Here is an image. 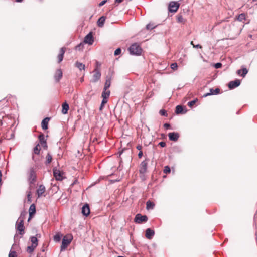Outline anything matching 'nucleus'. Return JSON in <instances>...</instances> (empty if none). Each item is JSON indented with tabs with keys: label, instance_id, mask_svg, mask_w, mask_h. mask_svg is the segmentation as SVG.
<instances>
[{
	"label": "nucleus",
	"instance_id": "58836bf2",
	"mask_svg": "<svg viewBox=\"0 0 257 257\" xmlns=\"http://www.w3.org/2000/svg\"><path fill=\"white\" fill-rule=\"evenodd\" d=\"M178 65L176 63H173L171 64V68L172 69L175 70L177 68Z\"/></svg>",
	"mask_w": 257,
	"mask_h": 257
},
{
	"label": "nucleus",
	"instance_id": "f257e3e1",
	"mask_svg": "<svg viewBox=\"0 0 257 257\" xmlns=\"http://www.w3.org/2000/svg\"><path fill=\"white\" fill-rule=\"evenodd\" d=\"M16 229L19 231V233L21 235H23L24 234V217L22 216V214L16 222Z\"/></svg>",
	"mask_w": 257,
	"mask_h": 257
},
{
	"label": "nucleus",
	"instance_id": "5701e85b",
	"mask_svg": "<svg viewBox=\"0 0 257 257\" xmlns=\"http://www.w3.org/2000/svg\"><path fill=\"white\" fill-rule=\"evenodd\" d=\"M69 105L67 103L65 102L62 104V113L64 114H66L68 113L69 109Z\"/></svg>",
	"mask_w": 257,
	"mask_h": 257
},
{
	"label": "nucleus",
	"instance_id": "4c0bfd02",
	"mask_svg": "<svg viewBox=\"0 0 257 257\" xmlns=\"http://www.w3.org/2000/svg\"><path fill=\"white\" fill-rule=\"evenodd\" d=\"M107 102V100H104L102 99V101L101 102L100 106L99 107V110H101L103 108V106L105 104H106Z\"/></svg>",
	"mask_w": 257,
	"mask_h": 257
},
{
	"label": "nucleus",
	"instance_id": "f3484780",
	"mask_svg": "<svg viewBox=\"0 0 257 257\" xmlns=\"http://www.w3.org/2000/svg\"><path fill=\"white\" fill-rule=\"evenodd\" d=\"M65 52V48L64 47L61 48L60 50V53H59V55H58V63H60L61 61H62V60L63 59Z\"/></svg>",
	"mask_w": 257,
	"mask_h": 257
},
{
	"label": "nucleus",
	"instance_id": "3c124183",
	"mask_svg": "<svg viewBox=\"0 0 257 257\" xmlns=\"http://www.w3.org/2000/svg\"><path fill=\"white\" fill-rule=\"evenodd\" d=\"M142 156H143V152L142 151H140L138 153V157L139 158H142Z\"/></svg>",
	"mask_w": 257,
	"mask_h": 257
},
{
	"label": "nucleus",
	"instance_id": "49530a36",
	"mask_svg": "<svg viewBox=\"0 0 257 257\" xmlns=\"http://www.w3.org/2000/svg\"><path fill=\"white\" fill-rule=\"evenodd\" d=\"M107 0H103L102 1H101L99 4V7H101L103 5H104L106 2H107Z\"/></svg>",
	"mask_w": 257,
	"mask_h": 257
},
{
	"label": "nucleus",
	"instance_id": "864d4df0",
	"mask_svg": "<svg viewBox=\"0 0 257 257\" xmlns=\"http://www.w3.org/2000/svg\"><path fill=\"white\" fill-rule=\"evenodd\" d=\"M123 0H115V4H119L123 2Z\"/></svg>",
	"mask_w": 257,
	"mask_h": 257
},
{
	"label": "nucleus",
	"instance_id": "bf43d9fd",
	"mask_svg": "<svg viewBox=\"0 0 257 257\" xmlns=\"http://www.w3.org/2000/svg\"><path fill=\"white\" fill-rule=\"evenodd\" d=\"M80 81L81 82H83L84 81V78L83 77H81L80 79Z\"/></svg>",
	"mask_w": 257,
	"mask_h": 257
},
{
	"label": "nucleus",
	"instance_id": "f03ea898",
	"mask_svg": "<svg viewBox=\"0 0 257 257\" xmlns=\"http://www.w3.org/2000/svg\"><path fill=\"white\" fill-rule=\"evenodd\" d=\"M142 48L137 43L133 44L129 48V51L131 54L140 55L142 52Z\"/></svg>",
	"mask_w": 257,
	"mask_h": 257
},
{
	"label": "nucleus",
	"instance_id": "a19ab883",
	"mask_svg": "<svg viewBox=\"0 0 257 257\" xmlns=\"http://www.w3.org/2000/svg\"><path fill=\"white\" fill-rule=\"evenodd\" d=\"M121 50L120 48H118L115 50L114 51V55L117 56L119 55L121 53Z\"/></svg>",
	"mask_w": 257,
	"mask_h": 257
},
{
	"label": "nucleus",
	"instance_id": "09e8293b",
	"mask_svg": "<svg viewBox=\"0 0 257 257\" xmlns=\"http://www.w3.org/2000/svg\"><path fill=\"white\" fill-rule=\"evenodd\" d=\"M164 127L166 128V129H168L169 128H170V125L169 124V123H165L164 124Z\"/></svg>",
	"mask_w": 257,
	"mask_h": 257
},
{
	"label": "nucleus",
	"instance_id": "603ef678",
	"mask_svg": "<svg viewBox=\"0 0 257 257\" xmlns=\"http://www.w3.org/2000/svg\"><path fill=\"white\" fill-rule=\"evenodd\" d=\"M241 71H242V69H239L238 70H237L236 71V73L239 75H240L241 76V74H242L241 73Z\"/></svg>",
	"mask_w": 257,
	"mask_h": 257
},
{
	"label": "nucleus",
	"instance_id": "e433bc0d",
	"mask_svg": "<svg viewBox=\"0 0 257 257\" xmlns=\"http://www.w3.org/2000/svg\"><path fill=\"white\" fill-rule=\"evenodd\" d=\"M198 100V99L196 98L192 101H189L188 103V105L190 107H191Z\"/></svg>",
	"mask_w": 257,
	"mask_h": 257
},
{
	"label": "nucleus",
	"instance_id": "bb28decb",
	"mask_svg": "<svg viewBox=\"0 0 257 257\" xmlns=\"http://www.w3.org/2000/svg\"><path fill=\"white\" fill-rule=\"evenodd\" d=\"M35 206L34 204L31 205L29 208V215L31 216L32 214L35 212Z\"/></svg>",
	"mask_w": 257,
	"mask_h": 257
},
{
	"label": "nucleus",
	"instance_id": "052dcab7",
	"mask_svg": "<svg viewBox=\"0 0 257 257\" xmlns=\"http://www.w3.org/2000/svg\"><path fill=\"white\" fill-rule=\"evenodd\" d=\"M17 2H21L22 0H16Z\"/></svg>",
	"mask_w": 257,
	"mask_h": 257
},
{
	"label": "nucleus",
	"instance_id": "aec40b11",
	"mask_svg": "<svg viewBox=\"0 0 257 257\" xmlns=\"http://www.w3.org/2000/svg\"><path fill=\"white\" fill-rule=\"evenodd\" d=\"M45 191V187L44 185H41L39 186V188L37 190V194L39 197L42 195Z\"/></svg>",
	"mask_w": 257,
	"mask_h": 257
},
{
	"label": "nucleus",
	"instance_id": "5fc2aeb1",
	"mask_svg": "<svg viewBox=\"0 0 257 257\" xmlns=\"http://www.w3.org/2000/svg\"><path fill=\"white\" fill-rule=\"evenodd\" d=\"M142 146L141 145H138L136 147V148L138 150H140V151H141V150L142 149Z\"/></svg>",
	"mask_w": 257,
	"mask_h": 257
},
{
	"label": "nucleus",
	"instance_id": "dca6fc26",
	"mask_svg": "<svg viewBox=\"0 0 257 257\" xmlns=\"http://www.w3.org/2000/svg\"><path fill=\"white\" fill-rule=\"evenodd\" d=\"M62 71L61 69H57L54 75V79L55 81L58 82L62 77Z\"/></svg>",
	"mask_w": 257,
	"mask_h": 257
},
{
	"label": "nucleus",
	"instance_id": "20e7f679",
	"mask_svg": "<svg viewBox=\"0 0 257 257\" xmlns=\"http://www.w3.org/2000/svg\"><path fill=\"white\" fill-rule=\"evenodd\" d=\"M93 79L91 81L93 83L97 82L101 78V74L97 68H95L93 71Z\"/></svg>",
	"mask_w": 257,
	"mask_h": 257
},
{
	"label": "nucleus",
	"instance_id": "8fccbe9b",
	"mask_svg": "<svg viewBox=\"0 0 257 257\" xmlns=\"http://www.w3.org/2000/svg\"><path fill=\"white\" fill-rule=\"evenodd\" d=\"M41 146L44 147V148H47V143H46V141L45 142H43V143H42L41 144Z\"/></svg>",
	"mask_w": 257,
	"mask_h": 257
},
{
	"label": "nucleus",
	"instance_id": "6e6d98bb",
	"mask_svg": "<svg viewBox=\"0 0 257 257\" xmlns=\"http://www.w3.org/2000/svg\"><path fill=\"white\" fill-rule=\"evenodd\" d=\"M100 65H101L100 63L99 62L97 61L96 62V68H98V67L100 66Z\"/></svg>",
	"mask_w": 257,
	"mask_h": 257
},
{
	"label": "nucleus",
	"instance_id": "f704fd0d",
	"mask_svg": "<svg viewBox=\"0 0 257 257\" xmlns=\"http://www.w3.org/2000/svg\"><path fill=\"white\" fill-rule=\"evenodd\" d=\"M39 140L40 144H41L43 142H46L44 135L42 134L39 136Z\"/></svg>",
	"mask_w": 257,
	"mask_h": 257
},
{
	"label": "nucleus",
	"instance_id": "7ed1b4c3",
	"mask_svg": "<svg viewBox=\"0 0 257 257\" xmlns=\"http://www.w3.org/2000/svg\"><path fill=\"white\" fill-rule=\"evenodd\" d=\"M147 220L148 217L146 215H142L140 213L136 214L135 217V222L138 224H140L143 222H147Z\"/></svg>",
	"mask_w": 257,
	"mask_h": 257
},
{
	"label": "nucleus",
	"instance_id": "37998d69",
	"mask_svg": "<svg viewBox=\"0 0 257 257\" xmlns=\"http://www.w3.org/2000/svg\"><path fill=\"white\" fill-rule=\"evenodd\" d=\"M82 47H83V44L80 43L76 46L75 49L77 50H80Z\"/></svg>",
	"mask_w": 257,
	"mask_h": 257
},
{
	"label": "nucleus",
	"instance_id": "2f4dec72",
	"mask_svg": "<svg viewBox=\"0 0 257 257\" xmlns=\"http://www.w3.org/2000/svg\"><path fill=\"white\" fill-rule=\"evenodd\" d=\"M46 159H47V160L46 161V164H48L49 163H50L52 161V156L51 155L48 153L46 156Z\"/></svg>",
	"mask_w": 257,
	"mask_h": 257
},
{
	"label": "nucleus",
	"instance_id": "6e6552de",
	"mask_svg": "<svg viewBox=\"0 0 257 257\" xmlns=\"http://www.w3.org/2000/svg\"><path fill=\"white\" fill-rule=\"evenodd\" d=\"M71 241V239L67 238L65 236L62 239V244L61 246V250H65L67 246L70 243Z\"/></svg>",
	"mask_w": 257,
	"mask_h": 257
},
{
	"label": "nucleus",
	"instance_id": "393cba45",
	"mask_svg": "<svg viewBox=\"0 0 257 257\" xmlns=\"http://www.w3.org/2000/svg\"><path fill=\"white\" fill-rule=\"evenodd\" d=\"M155 206V204L150 200H148L146 202V209L147 210L152 209Z\"/></svg>",
	"mask_w": 257,
	"mask_h": 257
},
{
	"label": "nucleus",
	"instance_id": "72a5a7b5",
	"mask_svg": "<svg viewBox=\"0 0 257 257\" xmlns=\"http://www.w3.org/2000/svg\"><path fill=\"white\" fill-rule=\"evenodd\" d=\"M40 148L39 144H38L34 148V152L35 154H39L40 153Z\"/></svg>",
	"mask_w": 257,
	"mask_h": 257
},
{
	"label": "nucleus",
	"instance_id": "1a4fd4ad",
	"mask_svg": "<svg viewBox=\"0 0 257 257\" xmlns=\"http://www.w3.org/2000/svg\"><path fill=\"white\" fill-rule=\"evenodd\" d=\"M148 163L146 160L141 162L140 166L139 172L140 174H144L146 172L147 169Z\"/></svg>",
	"mask_w": 257,
	"mask_h": 257
},
{
	"label": "nucleus",
	"instance_id": "2eb2a0df",
	"mask_svg": "<svg viewBox=\"0 0 257 257\" xmlns=\"http://www.w3.org/2000/svg\"><path fill=\"white\" fill-rule=\"evenodd\" d=\"M82 213L86 216H87L90 214V208L87 204H85L82 208Z\"/></svg>",
	"mask_w": 257,
	"mask_h": 257
},
{
	"label": "nucleus",
	"instance_id": "b1692460",
	"mask_svg": "<svg viewBox=\"0 0 257 257\" xmlns=\"http://www.w3.org/2000/svg\"><path fill=\"white\" fill-rule=\"evenodd\" d=\"M175 112L177 114L185 113L186 112V111L183 112V107L181 105H177L176 107Z\"/></svg>",
	"mask_w": 257,
	"mask_h": 257
},
{
	"label": "nucleus",
	"instance_id": "cd10ccee",
	"mask_svg": "<svg viewBox=\"0 0 257 257\" xmlns=\"http://www.w3.org/2000/svg\"><path fill=\"white\" fill-rule=\"evenodd\" d=\"M37 247L35 245H32L31 246H29L27 247V251L30 253H31L33 252L34 249Z\"/></svg>",
	"mask_w": 257,
	"mask_h": 257
},
{
	"label": "nucleus",
	"instance_id": "0eeeda50",
	"mask_svg": "<svg viewBox=\"0 0 257 257\" xmlns=\"http://www.w3.org/2000/svg\"><path fill=\"white\" fill-rule=\"evenodd\" d=\"M36 172L33 168H30L29 170V179L30 183H33L36 181Z\"/></svg>",
	"mask_w": 257,
	"mask_h": 257
},
{
	"label": "nucleus",
	"instance_id": "4be33fe9",
	"mask_svg": "<svg viewBox=\"0 0 257 257\" xmlns=\"http://www.w3.org/2000/svg\"><path fill=\"white\" fill-rule=\"evenodd\" d=\"M105 17L101 16L97 21V25L99 27H102L104 26V22L105 21Z\"/></svg>",
	"mask_w": 257,
	"mask_h": 257
},
{
	"label": "nucleus",
	"instance_id": "f8f14e48",
	"mask_svg": "<svg viewBox=\"0 0 257 257\" xmlns=\"http://www.w3.org/2000/svg\"><path fill=\"white\" fill-rule=\"evenodd\" d=\"M210 92L209 93H207L204 94L203 96V97H206L208 96L212 95H217L220 93V89L216 88L214 89L213 88H210L209 90Z\"/></svg>",
	"mask_w": 257,
	"mask_h": 257
},
{
	"label": "nucleus",
	"instance_id": "c03bdc74",
	"mask_svg": "<svg viewBox=\"0 0 257 257\" xmlns=\"http://www.w3.org/2000/svg\"><path fill=\"white\" fill-rule=\"evenodd\" d=\"M222 66V64L221 63H217L215 64V67L216 69L220 68Z\"/></svg>",
	"mask_w": 257,
	"mask_h": 257
},
{
	"label": "nucleus",
	"instance_id": "473e14b6",
	"mask_svg": "<svg viewBox=\"0 0 257 257\" xmlns=\"http://www.w3.org/2000/svg\"><path fill=\"white\" fill-rule=\"evenodd\" d=\"M245 19V15L244 13L239 14L237 17V20L240 22L243 21Z\"/></svg>",
	"mask_w": 257,
	"mask_h": 257
},
{
	"label": "nucleus",
	"instance_id": "7c9ffc66",
	"mask_svg": "<svg viewBox=\"0 0 257 257\" xmlns=\"http://www.w3.org/2000/svg\"><path fill=\"white\" fill-rule=\"evenodd\" d=\"M14 246H15V245L14 244L13 245L11 249L14 248ZM16 256H17L16 252L15 251H12V250H11V251H10L9 254V257H16Z\"/></svg>",
	"mask_w": 257,
	"mask_h": 257
},
{
	"label": "nucleus",
	"instance_id": "13d9d810",
	"mask_svg": "<svg viewBox=\"0 0 257 257\" xmlns=\"http://www.w3.org/2000/svg\"><path fill=\"white\" fill-rule=\"evenodd\" d=\"M27 198H28V200L29 201L30 200L31 198V195L30 194H28L27 195Z\"/></svg>",
	"mask_w": 257,
	"mask_h": 257
},
{
	"label": "nucleus",
	"instance_id": "c756f323",
	"mask_svg": "<svg viewBox=\"0 0 257 257\" xmlns=\"http://www.w3.org/2000/svg\"><path fill=\"white\" fill-rule=\"evenodd\" d=\"M31 241L32 243V245H35V246L38 245V239L36 237L32 236L31 237Z\"/></svg>",
	"mask_w": 257,
	"mask_h": 257
},
{
	"label": "nucleus",
	"instance_id": "ea45409f",
	"mask_svg": "<svg viewBox=\"0 0 257 257\" xmlns=\"http://www.w3.org/2000/svg\"><path fill=\"white\" fill-rule=\"evenodd\" d=\"M171 171L170 168L169 166H165L164 169V172L165 173H170Z\"/></svg>",
	"mask_w": 257,
	"mask_h": 257
},
{
	"label": "nucleus",
	"instance_id": "c85d7f7f",
	"mask_svg": "<svg viewBox=\"0 0 257 257\" xmlns=\"http://www.w3.org/2000/svg\"><path fill=\"white\" fill-rule=\"evenodd\" d=\"M61 237L62 235L59 233H57L54 235L53 239L55 242H59L61 239Z\"/></svg>",
	"mask_w": 257,
	"mask_h": 257
},
{
	"label": "nucleus",
	"instance_id": "4468645a",
	"mask_svg": "<svg viewBox=\"0 0 257 257\" xmlns=\"http://www.w3.org/2000/svg\"><path fill=\"white\" fill-rule=\"evenodd\" d=\"M155 235V232L154 230L150 228H147L146 230L145 236L146 237L149 239H151Z\"/></svg>",
	"mask_w": 257,
	"mask_h": 257
},
{
	"label": "nucleus",
	"instance_id": "412c9836",
	"mask_svg": "<svg viewBox=\"0 0 257 257\" xmlns=\"http://www.w3.org/2000/svg\"><path fill=\"white\" fill-rule=\"evenodd\" d=\"M75 66L80 71L84 70L85 69V66L82 63H81L78 61H76L75 63Z\"/></svg>",
	"mask_w": 257,
	"mask_h": 257
},
{
	"label": "nucleus",
	"instance_id": "de8ad7c7",
	"mask_svg": "<svg viewBox=\"0 0 257 257\" xmlns=\"http://www.w3.org/2000/svg\"><path fill=\"white\" fill-rule=\"evenodd\" d=\"M159 145L161 147H164L166 146V143L165 142H160L159 143Z\"/></svg>",
	"mask_w": 257,
	"mask_h": 257
},
{
	"label": "nucleus",
	"instance_id": "4d7b16f0",
	"mask_svg": "<svg viewBox=\"0 0 257 257\" xmlns=\"http://www.w3.org/2000/svg\"><path fill=\"white\" fill-rule=\"evenodd\" d=\"M193 47H195V48H201L202 47L200 45H199V44H197V45H196L195 46H194Z\"/></svg>",
	"mask_w": 257,
	"mask_h": 257
},
{
	"label": "nucleus",
	"instance_id": "a878e982",
	"mask_svg": "<svg viewBox=\"0 0 257 257\" xmlns=\"http://www.w3.org/2000/svg\"><path fill=\"white\" fill-rule=\"evenodd\" d=\"M111 84V80L110 78L107 77L105 83L104 89H108Z\"/></svg>",
	"mask_w": 257,
	"mask_h": 257
},
{
	"label": "nucleus",
	"instance_id": "680f3d73",
	"mask_svg": "<svg viewBox=\"0 0 257 257\" xmlns=\"http://www.w3.org/2000/svg\"><path fill=\"white\" fill-rule=\"evenodd\" d=\"M2 177H0V185H1Z\"/></svg>",
	"mask_w": 257,
	"mask_h": 257
},
{
	"label": "nucleus",
	"instance_id": "79ce46f5",
	"mask_svg": "<svg viewBox=\"0 0 257 257\" xmlns=\"http://www.w3.org/2000/svg\"><path fill=\"white\" fill-rule=\"evenodd\" d=\"M160 114L162 116H167V112L166 110L161 109L160 110Z\"/></svg>",
	"mask_w": 257,
	"mask_h": 257
},
{
	"label": "nucleus",
	"instance_id": "c9c22d12",
	"mask_svg": "<svg viewBox=\"0 0 257 257\" xmlns=\"http://www.w3.org/2000/svg\"><path fill=\"white\" fill-rule=\"evenodd\" d=\"M241 72H242V73L241 74V76L243 77H244L246 76V75L247 74V73H248V70L246 68H243L242 69Z\"/></svg>",
	"mask_w": 257,
	"mask_h": 257
},
{
	"label": "nucleus",
	"instance_id": "6ab92c4d",
	"mask_svg": "<svg viewBox=\"0 0 257 257\" xmlns=\"http://www.w3.org/2000/svg\"><path fill=\"white\" fill-rule=\"evenodd\" d=\"M49 120L48 117L44 118L41 122V126L43 130H46L48 128V124Z\"/></svg>",
	"mask_w": 257,
	"mask_h": 257
},
{
	"label": "nucleus",
	"instance_id": "9b49d317",
	"mask_svg": "<svg viewBox=\"0 0 257 257\" xmlns=\"http://www.w3.org/2000/svg\"><path fill=\"white\" fill-rule=\"evenodd\" d=\"M240 85V81L238 79H236L234 81H231L228 83V87L230 89H233L237 87Z\"/></svg>",
	"mask_w": 257,
	"mask_h": 257
},
{
	"label": "nucleus",
	"instance_id": "9d476101",
	"mask_svg": "<svg viewBox=\"0 0 257 257\" xmlns=\"http://www.w3.org/2000/svg\"><path fill=\"white\" fill-rule=\"evenodd\" d=\"M93 42V37L92 33L90 32L85 37L84 42L86 44H88L89 45H92Z\"/></svg>",
	"mask_w": 257,
	"mask_h": 257
},
{
	"label": "nucleus",
	"instance_id": "ddd939ff",
	"mask_svg": "<svg viewBox=\"0 0 257 257\" xmlns=\"http://www.w3.org/2000/svg\"><path fill=\"white\" fill-rule=\"evenodd\" d=\"M169 139L171 141H177L179 138V134L177 132H171L168 134Z\"/></svg>",
	"mask_w": 257,
	"mask_h": 257
},
{
	"label": "nucleus",
	"instance_id": "39448f33",
	"mask_svg": "<svg viewBox=\"0 0 257 257\" xmlns=\"http://www.w3.org/2000/svg\"><path fill=\"white\" fill-rule=\"evenodd\" d=\"M179 7V4L175 2H171L169 5V11L171 12H176Z\"/></svg>",
	"mask_w": 257,
	"mask_h": 257
},
{
	"label": "nucleus",
	"instance_id": "a211bd4d",
	"mask_svg": "<svg viewBox=\"0 0 257 257\" xmlns=\"http://www.w3.org/2000/svg\"><path fill=\"white\" fill-rule=\"evenodd\" d=\"M110 92L109 90L103 89V91L102 93V97L103 98V99L107 100L110 95Z\"/></svg>",
	"mask_w": 257,
	"mask_h": 257
},
{
	"label": "nucleus",
	"instance_id": "a18cd8bd",
	"mask_svg": "<svg viewBox=\"0 0 257 257\" xmlns=\"http://www.w3.org/2000/svg\"><path fill=\"white\" fill-rule=\"evenodd\" d=\"M154 27L152 26L150 24H148L146 25V29L148 30L152 29Z\"/></svg>",
	"mask_w": 257,
	"mask_h": 257
},
{
	"label": "nucleus",
	"instance_id": "423d86ee",
	"mask_svg": "<svg viewBox=\"0 0 257 257\" xmlns=\"http://www.w3.org/2000/svg\"><path fill=\"white\" fill-rule=\"evenodd\" d=\"M63 173L59 170L54 169H53V175L55 179L57 180H62L63 179Z\"/></svg>",
	"mask_w": 257,
	"mask_h": 257
}]
</instances>
